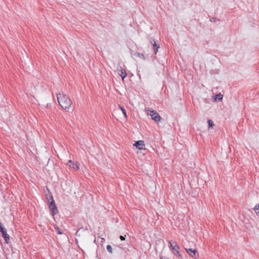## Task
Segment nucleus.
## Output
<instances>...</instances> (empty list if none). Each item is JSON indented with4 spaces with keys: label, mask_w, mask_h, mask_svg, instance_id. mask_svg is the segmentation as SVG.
I'll use <instances>...</instances> for the list:
<instances>
[{
    "label": "nucleus",
    "mask_w": 259,
    "mask_h": 259,
    "mask_svg": "<svg viewBox=\"0 0 259 259\" xmlns=\"http://www.w3.org/2000/svg\"><path fill=\"white\" fill-rule=\"evenodd\" d=\"M57 97L60 106L64 109H69L72 104L69 98L64 93H59Z\"/></svg>",
    "instance_id": "obj_1"
},
{
    "label": "nucleus",
    "mask_w": 259,
    "mask_h": 259,
    "mask_svg": "<svg viewBox=\"0 0 259 259\" xmlns=\"http://www.w3.org/2000/svg\"><path fill=\"white\" fill-rule=\"evenodd\" d=\"M50 194L51 195L47 197L48 206L50 210L51 213L52 215L54 216L58 213V210L53 199V195L51 193Z\"/></svg>",
    "instance_id": "obj_2"
},
{
    "label": "nucleus",
    "mask_w": 259,
    "mask_h": 259,
    "mask_svg": "<svg viewBox=\"0 0 259 259\" xmlns=\"http://www.w3.org/2000/svg\"><path fill=\"white\" fill-rule=\"evenodd\" d=\"M148 111H150V113H148V114L150 115L152 119L156 122H159L161 120V116L156 111L153 110H148Z\"/></svg>",
    "instance_id": "obj_3"
},
{
    "label": "nucleus",
    "mask_w": 259,
    "mask_h": 259,
    "mask_svg": "<svg viewBox=\"0 0 259 259\" xmlns=\"http://www.w3.org/2000/svg\"><path fill=\"white\" fill-rule=\"evenodd\" d=\"M185 249L189 255L193 258L196 259L198 257V254L196 249L192 248H186Z\"/></svg>",
    "instance_id": "obj_4"
},
{
    "label": "nucleus",
    "mask_w": 259,
    "mask_h": 259,
    "mask_svg": "<svg viewBox=\"0 0 259 259\" xmlns=\"http://www.w3.org/2000/svg\"><path fill=\"white\" fill-rule=\"evenodd\" d=\"M0 232L6 243L7 244H8L9 243L10 240V236L7 234V230L5 228L4 229L0 230Z\"/></svg>",
    "instance_id": "obj_5"
},
{
    "label": "nucleus",
    "mask_w": 259,
    "mask_h": 259,
    "mask_svg": "<svg viewBox=\"0 0 259 259\" xmlns=\"http://www.w3.org/2000/svg\"><path fill=\"white\" fill-rule=\"evenodd\" d=\"M150 42L152 45L153 46L154 54H156L158 49L160 48V46L159 44H157V40L152 38H150Z\"/></svg>",
    "instance_id": "obj_6"
},
{
    "label": "nucleus",
    "mask_w": 259,
    "mask_h": 259,
    "mask_svg": "<svg viewBox=\"0 0 259 259\" xmlns=\"http://www.w3.org/2000/svg\"><path fill=\"white\" fill-rule=\"evenodd\" d=\"M172 243H175V246L172 247V251L174 255L176 256H181V254L179 252V250L180 249V248L179 246L177 244V243L176 242H172Z\"/></svg>",
    "instance_id": "obj_7"
},
{
    "label": "nucleus",
    "mask_w": 259,
    "mask_h": 259,
    "mask_svg": "<svg viewBox=\"0 0 259 259\" xmlns=\"http://www.w3.org/2000/svg\"><path fill=\"white\" fill-rule=\"evenodd\" d=\"M134 145L138 149L140 150H142L143 149H145L144 147L145 146V144L144 141L142 140H139L138 141H136L135 143L134 144Z\"/></svg>",
    "instance_id": "obj_8"
},
{
    "label": "nucleus",
    "mask_w": 259,
    "mask_h": 259,
    "mask_svg": "<svg viewBox=\"0 0 259 259\" xmlns=\"http://www.w3.org/2000/svg\"><path fill=\"white\" fill-rule=\"evenodd\" d=\"M119 68L117 69L118 74L121 76L122 79L123 80L126 77L127 74L125 70L123 69L121 66Z\"/></svg>",
    "instance_id": "obj_9"
},
{
    "label": "nucleus",
    "mask_w": 259,
    "mask_h": 259,
    "mask_svg": "<svg viewBox=\"0 0 259 259\" xmlns=\"http://www.w3.org/2000/svg\"><path fill=\"white\" fill-rule=\"evenodd\" d=\"M68 165L70 167L73 168L75 170H77L79 169L78 164L76 163H74L71 160H69L68 162Z\"/></svg>",
    "instance_id": "obj_10"
},
{
    "label": "nucleus",
    "mask_w": 259,
    "mask_h": 259,
    "mask_svg": "<svg viewBox=\"0 0 259 259\" xmlns=\"http://www.w3.org/2000/svg\"><path fill=\"white\" fill-rule=\"evenodd\" d=\"M223 98V95L221 93L216 94L215 95L214 100L215 101H222Z\"/></svg>",
    "instance_id": "obj_11"
},
{
    "label": "nucleus",
    "mask_w": 259,
    "mask_h": 259,
    "mask_svg": "<svg viewBox=\"0 0 259 259\" xmlns=\"http://www.w3.org/2000/svg\"><path fill=\"white\" fill-rule=\"evenodd\" d=\"M134 56L136 57L141 58L143 60H145L146 59L145 57L143 54H141L139 52H136L134 54Z\"/></svg>",
    "instance_id": "obj_12"
},
{
    "label": "nucleus",
    "mask_w": 259,
    "mask_h": 259,
    "mask_svg": "<svg viewBox=\"0 0 259 259\" xmlns=\"http://www.w3.org/2000/svg\"><path fill=\"white\" fill-rule=\"evenodd\" d=\"M253 209L255 213H256V214H258V213H259V204H256Z\"/></svg>",
    "instance_id": "obj_13"
},
{
    "label": "nucleus",
    "mask_w": 259,
    "mask_h": 259,
    "mask_svg": "<svg viewBox=\"0 0 259 259\" xmlns=\"http://www.w3.org/2000/svg\"><path fill=\"white\" fill-rule=\"evenodd\" d=\"M55 229L58 234H63V232H62L60 230V229L57 226H55Z\"/></svg>",
    "instance_id": "obj_14"
},
{
    "label": "nucleus",
    "mask_w": 259,
    "mask_h": 259,
    "mask_svg": "<svg viewBox=\"0 0 259 259\" xmlns=\"http://www.w3.org/2000/svg\"><path fill=\"white\" fill-rule=\"evenodd\" d=\"M208 128L212 127L214 125L213 122L211 119L208 120Z\"/></svg>",
    "instance_id": "obj_15"
},
{
    "label": "nucleus",
    "mask_w": 259,
    "mask_h": 259,
    "mask_svg": "<svg viewBox=\"0 0 259 259\" xmlns=\"http://www.w3.org/2000/svg\"><path fill=\"white\" fill-rule=\"evenodd\" d=\"M119 108H120L121 110L122 111L123 114H124V116L125 117H127V114L126 113L125 109L122 106H119Z\"/></svg>",
    "instance_id": "obj_16"
},
{
    "label": "nucleus",
    "mask_w": 259,
    "mask_h": 259,
    "mask_svg": "<svg viewBox=\"0 0 259 259\" xmlns=\"http://www.w3.org/2000/svg\"><path fill=\"white\" fill-rule=\"evenodd\" d=\"M107 251L110 253H112V248L110 245H108L106 247Z\"/></svg>",
    "instance_id": "obj_17"
},
{
    "label": "nucleus",
    "mask_w": 259,
    "mask_h": 259,
    "mask_svg": "<svg viewBox=\"0 0 259 259\" xmlns=\"http://www.w3.org/2000/svg\"><path fill=\"white\" fill-rule=\"evenodd\" d=\"M125 236H122V235H120L119 238L121 240L123 241V240H124L125 239Z\"/></svg>",
    "instance_id": "obj_18"
},
{
    "label": "nucleus",
    "mask_w": 259,
    "mask_h": 259,
    "mask_svg": "<svg viewBox=\"0 0 259 259\" xmlns=\"http://www.w3.org/2000/svg\"><path fill=\"white\" fill-rule=\"evenodd\" d=\"M216 20H217L216 18H214V17H212V18H210V21L211 22H215Z\"/></svg>",
    "instance_id": "obj_19"
},
{
    "label": "nucleus",
    "mask_w": 259,
    "mask_h": 259,
    "mask_svg": "<svg viewBox=\"0 0 259 259\" xmlns=\"http://www.w3.org/2000/svg\"><path fill=\"white\" fill-rule=\"evenodd\" d=\"M169 243L170 244V247L172 249V247L175 246V245H174V243H171L170 241H169Z\"/></svg>",
    "instance_id": "obj_20"
}]
</instances>
